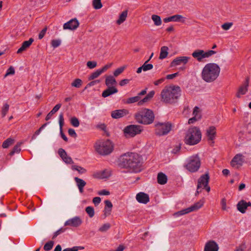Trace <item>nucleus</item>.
Listing matches in <instances>:
<instances>
[{
  "label": "nucleus",
  "instance_id": "obj_51",
  "mask_svg": "<svg viewBox=\"0 0 251 251\" xmlns=\"http://www.w3.org/2000/svg\"><path fill=\"white\" fill-rule=\"evenodd\" d=\"M66 229L63 227L59 228L58 230L56 231L52 236V239H54L58 235L65 232Z\"/></svg>",
  "mask_w": 251,
  "mask_h": 251
},
{
  "label": "nucleus",
  "instance_id": "obj_32",
  "mask_svg": "<svg viewBox=\"0 0 251 251\" xmlns=\"http://www.w3.org/2000/svg\"><path fill=\"white\" fill-rule=\"evenodd\" d=\"M105 84L107 87H112L116 84V79L112 75H108L105 79Z\"/></svg>",
  "mask_w": 251,
  "mask_h": 251
},
{
  "label": "nucleus",
  "instance_id": "obj_44",
  "mask_svg": "<svg viewBox=\"0 0 251 251\" xmlns=\"http://www.w3.org/2000/svg\"><path fill=\"white\" fill-rule=\"evenodd\" d=\"M93 5L94 8L96 9H99L102 6L101 0H93Z\"/></svg>",
  "mask_w": 251,
  "mask_h": 251
},
{
  "label": "nucleus",
  "instance_id": "obj_25",
  "mask_svg": "<svg viewBox=\"0 0 251 251\" xmlns=\"http://www.w3.org/2000/svg\"><path fill=\"white\" fill-rule=\"evenodd\" d=\"M216 127L214 126H211L206 130V135L208 140L213 141L216 136Z\"/></svg>",
  "mask_w": 251,
  "mask_h": 251
},
{
  "label": "nucleus",
  "instance_id": "obj_1",
  "mask_svg": "<svg viewBox=\"0 0 251 251\" xmlns=\"http://www.w3.org/2000/svg\"><path fill=\"white\" fill-rule=\"evenodd\" d=\"M141 157L137 153L127 152L121 155L119 159V165L129 169L130 171L138 173L142 169Z\"/></svg>",
  "mask_w": 251,
  "mask_h": 251
},
{
  "label": "nucleus",
  "instance_id": "obj_40",
  "mask_svg": "<svg viewBox=\"0 0 251 251\" xmlns=\"http://www.w3.org/2000/svg\"><path fill=\"white\" fill-rule=\"evenodd\" d=\"M53 245V241H50L45 244L44 246V250L46 251H50L52 249Z\"/></svg>",
  "mask_w": 251,
  "mask_h": 251
},
{
  "label": "nucleus",
  "instance_id": "obj_11",
  "mask_svg": "<svg viewBox=\"0 0 251 251\" xmlns=\"http://www.w3.org/2000/svg\"><path fill=\"white\" fill-rule=\"evenodd\" d=\"M215 53L216 51L213 50L204 51L202 50H197L192 53V55L199 62H201L203 58H208Z\"/></svg>",
  "mask_w": 251,
  "mask_h": 251
},
{
  "label": "nucleus",
  "instance_id": "obj_3",
  "mask_svg": "<svg viewBox=\"0 0 251 251\" xmlns=\"http://www.w3.org/2000/svg\"><path fill=\"white\" fill-rule=\"evenodd\" d=\"M220 71L219 66L216 63H207L202 70L201 78L206 82H212L218 77Z\"/></svg>",
  "mask_w": 251,
  "mask_h": 251
},
{
  "label": "nucleus",
  "instance_id": "obj_63",
  "mask_svg": "<svg viewBox=\"0 0 251 251\" xmlns=\"http://www.w3.org/2000/svg\"><path fill=\"white\" fill-rule=\"evenodd\" d=\"M221 204H222V208L223 210H226V200L224 198L221 201Z\"/></svg>",
  "mask_w": 251,
  "mask_h": 251
},
{
  "label": "nucleus",
  "instance_id": "obj_2",
  "mask_svg": "<svg viewBox=\"0 0 251 251\" xmlns=\"http://www.w3.org/2000/svg\"><path fill=\"white\" fill-rule=\"evenodd\" d=\"M181 89L178 86H166L161 92V100L167 103H174L181 96Z\"/></svg>",
  "mask_w": 251,
  "mask_h": 251
},
{
  "label": "nucleus",
  "instance_id": "obj_13",
  "mask_svg": "<svg viewBox=\"0 0 251 251\" xmlns=\"http://www.w3.org/2000/svg\"><path fill=\"white\" fill-rule=\"evenodd\" d=\"M244 161V156L241 153L236 154L230 162V165L233 167L241 166Z\"/></svg>",
  "mask_w": 251,
  "mask_h": 251
},
{
  "label": "nucleus",
  "instance_id": "obj_18",
  "mask_svg": "<svg viewBox=\"0 0 251 251\" xmlns=\"http://www.w3.org/2000/svg\"><path fill=\"white\" fill-rule=\"evenodd\" d=\"M111 176V172L108 170L99 171L95 172L93 174V177L98 179L107 178Z\"/></svg>",
  "mask_w": 251,
  "mask_h": 251
},
{
  "label": "nucleus",
  "instance_id": "obj_6",
  "mask_svg": "<svg viewBox=\"0 0 251 251\" xmlns=\"http://www.w3.org/2000/svg\"><path fill=\"white\" fill-rule=\"evenodd\" d=\"M96 151L102 155H107L113 150V145L109 140L97 142L95 145Z\"/></svg>",
  "mask_w": 251,
  "mask_h": 251
},
{
  "label": "nucleus",
  "instance_id": "obj_15",
  "mask_svg": "<svg viewBox=\"0 0 251 251\" xmlns=\"http://www.w3.org/2000/svg\"><path fill=\"white\" fill-rule=\"evenodd\" d=\"M190 59V57L188 56H179L176 57L171 63V66L176 67L181 64L184 65L186 64Z\"/></svg>",
  "mask_w": 251,
  "mask_h": 251
},
{
  "label": "nucleus",
  "instance_id": "obj_19",
  "mask_svg": "<svg viewBox=\"0 0 251 251\" xmlns=\"http://www.w3.org/2000/svg\"><path fill=\"white\" fill-rule=\"evenodd\" d=\"M219 246L218 244L213 240L207 242L205 245L204 251H218Z\"/></svg>",
  "mask_w": 251,
  "mask_h": 251
},
{
  "label": "nucleus",
  "instance_id": "obj_45",
  "mask_svg": "<svg viewBox=\"0 0 251 251\" xmlns=\"http://www.w3.org/2000/svg\"><path fill=\"white\" fill-rule=\"evenodd\" d=\"M149 60L146 61L142 66L144 71H147L153 68V65L151 64H148Z\"/></svg>",
  "mask_w": 251,
  "mask_h": 251
},
{
  "label": "nucleus",
  "instance_id": "obj_26",
  "mask_svg": "<svg viewBox=\"0 0 251 251\" xmlns=\"http://www.w3.org/2000/svg\"><path fill=\"white\" fill-rule=\"evenodd\" d=\"M117 92L118 89L114 86L108 87L106 90L103 91L102 97L106 98Z\"/></svg>",
  "mask_w": 251,
  "mask_h": 251
},
{
  "label": "nucleus",
  "instance_id": "obj_30",
  "mask_svg": "<svg viewBox=\"0 0 251 251\" xmlns=\"http://www.w3.org/2000/svg\"><path fill=\"white\" fill-rule=\"evenodd\" d=\"M203 200H201L198 201L197 202L194 203L193 205L191 206L190 207H188V208L190 212L197 211L200 208H201L203 205Z\"/></svg>",
  "mask_w": 251,
  "mask_h": 251
},
{
  "label": "nucleus",
  "instance_id": "obj_4",
  "mask_svg": "<svg viewBox=\"0 0 251 251\" xmlns=\"http://www.w3.org/2000/svg\"><path fill=\"white\" fill-rule=\"evenodd\" d=\"M135 118L139 124L150 125L153 123L154 120V115L151 110L144 108L135 114Z\"/></svg>",
  "mask_w": 251,
  "mask_h": 251
},
{
  "label": "nucleus",
  "instance_id": "obj_24",
  "mask_svg": "<svg viewBox=\"0 0 251 251\" xmlns=\"http://www.w3.org/2000/svg\"><path fill=\"white\" fill-rule=\"evenodd\" d=\"M163 21L167 23L170 22H182L185 21V18L180 15H175L172 16L165 18L163 19Z\"/></svg>",
  "mask_w": 251,
  "mask_h": 251
},
{
  "label": "nucleus",
  "instance_id": "obj_21",
  "mask_svg": "<svg viewBox=\"0 0 251 251\" xmlns=\"http://www.w3.org/2000/svg\"><path fill=\"white\" fill-rule=\"evenodd\" d=\"M128 114V110L123 109L116 110L112 111L111 115L113 119H117L122 118Z\"/></svg>",
  "mask_w": 251,
  "mask_h": 251
},
{
  "label": "nucleus",
  "instance_id": "obj_7",
  "mask_svg": "<svg viewBox=\"0 0 251 251\" xmlns=\"http://www.w3.org/2000/svg\"><path fill=\"white\" fill-rule=\"evenodd\" d=\"M201 161L198 154L190 156L186 161L185 168L189 172L194 173L198 171L201 166Z\"/></svg>",
  "mask_w": 251,
  "mask_h": 251
},
{
  "label": "nucleus",
  "instance_id": "obj_46",
  "mask_svg": "<svg viewBox=\"0 0 251 251\" xmlns=\"http://www.w3.org/2000/svg\"><path fill=\"white\" fill-rule=\"evenodd\" d=\"M9 105L7 103H5L3 107H2L1 109V115L2 117H4L5 116L6 114H7V112L9 110Z\"/></svg>",
  "mask_w": 251,
  "mask_h": 251
},
{
  "label": "nucleus",
  "instance_id": "obj_36",
  "mask_svg": "<svg viewBox=\"0 0 251 251\" xmlns=\"http://www.w3.org/2000/svg\"><path fill=\"white\" fill-rule=\"evenodd\" d=\"M14 140L11 138H8L2 143V147L3 149H7L13 144Z\"/></svg>",
  "mask_w": 251,
  "mask_h": 251
},
{
  "label": "nucleus",
  "instance_id": "obj_37",
  "mask_svg": "<svg viewBox=\"0 0 251 251\" xmlns=\"http://www.w3.org/2000/svg\"><path fill=\"white\" fill-rule=\"evenodd\" d=\"M22 143H18L13 148L12 150L10 151L9 154L11 156L13 155L15 153H18L21 151V146Z\"/></svg>",
  "mask_w": 251,
  "mask_h": 251
},
{
  "label": "nucleus",
  "instance_id": "obj_20",
  "mask_svg": "<svg viewBox=\"0 0 251 251\" xmlns=\"http://www.w3.org/2000/svg\"><path fill=\"white\" fill-rule=\"evenodd\" d=\"M137 201L141 203L147 204L150 201L148 194L144 192H139L136 196Z\"/></svg>",
  "mask_w": 251,
  "mask_h": 251
},
{
  "label": "nucleus",
  "instance_id": "obj_56",
  "mask_svg": "<svg viewBox=\"0 0 251 251\" xmlns=\"http://www.w3.org/2000/svg\"><path fill=\"white\" fill-rule=\"evenodd\" d=\"M47 28L45 27L40 32V33L38 35L39 39H42L44 37V36H45V35L47 32Z\"/></svg>",
  "mask_w": 251,
  "mask_h": 251
},
{
  "label": "nucleus",
  "instance_id": "obj_59",
  "mask_svg": "<svg viewBox=\"0 0 251 251\" xmlns=\"http://www.w3.org/2000/svg\"><path fill=\"white\" fill-rule=\"evenodd\" d=\"M101 199L100 197H96L94 198L93 199V202L96 206L98 205Z\"/></svg>",
  "mask_w": 251,
  "mask_h": 251
},
{
  "label": "nucleus",
  "instance_id": "obj_5",
  "mask_svg": "<svg viewBox=\"0 0 251 251\" xmlns=\"http://www.w3.org/2000/svg\"><path fill=\"white\" fill-rule=\"evenodd\" d=\"M201 134L200 129L197 127H192L187 130L185 137V143L189 145H195L201 141Z\"/></svg>",
  "mask_w": 251,
  "mask_h": 251
},
{
  "label": "nucleus",
  "instance_id": "obj_48",
  "mask_svg": "<svg viewBox=\"0 0 251 251\" xmlns=\"http://www.w3.org/2000/svg\"><path fill=\"white\" fill-rule=\"evenodd\" d=\"M193 117H196L198 119H201V116L199 108L198 106H195L194 108L193 112Z\"/></svg>",
  "mask_w": 251,
  "mask_h": 251
},
{
  "label": "nucleus",
  "instance_id": "obj_23",
  "mask_svg": "<svg viewBox=\"0 0 251 251\" xmlns=\"http://www.w3.org/2000/svg\"><path fill=\"white\" fill-rule=\"evenodd\" d=\"M58 153L63 161L66 164H73L74 163L72 158L67 155L64 149L62 148L59 149Z\"/></svg>",
  "mask_w": 251,
  "mask_h": 251
},
{
  "label": "nucleus",
  "instance_id": "obj_31",
  "mask_svg": "<svg viewBox=\"0 0 251 251\" xmlns=\"http://www.w3.org/2000/svg\"><path fill=\"white\" fill-rule=\"evenodd\" d=\"M157 182L159 184L164 185L167 183L168 178L167 176L165 174L160 172L157 175Z\"/></svg>",
  "mask_w": 251,
  "mask_h": 251
},
{
  "label": "nucleus",
  "instance_id": "obj_53",
  "mask_svg": "<svg viewBox=\"0 0 251 251\" xmlns=\"http://www.w3.org/2000/svg\"><path fill=\"white\" fill-rule=\"evenodd\" d=\"M15 74V70L14 68L11 66L6 71V73L4 75V77H6L8 75H13Z\"/></svg>",
  "mask_w": 251,
  "mask_h": 251
},
{
  "label": "nucleus",
  "instance_id": "obj_41",
  "mask_svg": "<svg viewBox=\"0 0 251 251\" xmlns=\"http://www.w3.org/2000/svg\"><path fill=\"white\" fill-rule=\"evenodd\" d=\"M101 72L100 69L97 70L95 72H93L91 74V75L89 77V80H93L96 78H97L99 75L101 74Z\"/></svg>",
  "mask_w": 251,
  "mask_h": 251
},
{
  "label": "nucleus",
  "instance_id": "obj_57",
  "mask_svg": "<svg viewBox=\"0 0 251 251\" xmlns=\"http://www.w3.org/2000/svg\"><path fill=\"white\" fill-rule=\"evenodd\" d=\"M112 64H113L112 63L107 64L103 66L102 68L100 69V71L101 72V73L105 72L107 70L109 69L112 66Z\"/></svg>",
  "mask_w": 251,
  "mask_h": 251
},
{
  "label": "nucleus",
  "instance_id": "obj_22",
  "mask_svg": "<svg viewBox=\"0 0 251 251\" xmlns=\"http://www.w3.org/2000/svg\"><path fill=\"white\" fill-rule=\"evenodd\" d=\"M251 206L250 201L246 202L244 200L240 201L237 204V208L242 213H245L248 207Z\"/></svg>",
  "mask_w": 251,
  "mask_h": 251
},
{
  "label": "nucleus",
  "instance_id": "obj_35",
  "mask_svg": "<svg viewBox=\"0 0 251 251\" xmlns=\"http://www.w3.org/2000/svg\"><path fill=\"white\" fill-rule=\"evenodd\" d=\"M127 16V11H124L119 16V19L116 22V23L120 25L125 22Z\"/></svg>",
  "mask_w": 251,
  "mask_h": 251
},
{
  "label": "nucleus",
  "instance_id": "obj_14",
  "mask_svg": "<svg viewBox=\"0 0 251 251\" xmlns=\"http://www.w3.org/2000/svg\"><path fill=\"white\" fill-rule=\"evenodd\" d=\"M249 81V77H247L243 84L239 87L236 94V97L237 98H239L241 97V95H245L246 94L248 90Z\"/></svg>",
  "mask_w": 251,
  "mask_h": 251
},
{
  "label": "nucleus",
  "instance_id": "obj_62",
  "mask_svg": "<svg viewBox=\"0 0 251 251\" xmlns=\"http://www.w3.org/2000/svg\"><path fill=\"white\" fill-rule=\"evenodd\" d=\"M68 133L70 136L72 137H76L77 135L75 130L72 128L69 129Z\"/></svg>",
  "mask_w": 251,
  "mask_h": 251
},
{
  "label": "nucleus",
  "instance_id": "obj_28",
  "mask_svg": "<svg viewBox=\"0 0 251 251\" xmlns=\"http://www.w3.org/2000/svg\"><path fill=\"white\" fill-rule=\"evenodd\" d=\"M59 127H60V132L61 136V137L65 141H68V138L67 136L63 133L62 131V127L64 125V117L63 114L61 113L59 116Z\"/></svg>",
  "mask_w": 251,
  "mask_h": 251
},
{
  "label": "nucleus",
  "instance_id": "obj_64",
  "mask_svg": "<svg viewBox=\"0 0 251 251\" xmlns=\"http://www.w3.org/2000/svg\"><path fill=\"white\" fill-rule=\"evenodd\" d=\"M129 81V80L128 79H123L120 82V85L121 86H123L126 84H127Z\"/></svg>",
  "mask_w": 251,
  "mask_h": 251
},
{
  "label": "nucleus",
  "instance_id": "obj_47",
  "mask_svg": "<svg viewBox=\"0 0 251 251\" xmlns=\"http://www.w3.org/2000/svg\"><path fill=\"white\" fill-rule=\"evenodd\" d=\"M189 213H190V212L188 210V208H187L186 209H182L180 211H179L175 213L174 216H175L176 217H179L180 216H181V215H184V214H187Z\"/></svg>",
  "mask_w": 251,
  "mask_h": 251
},
{
  "label": "nucleus",
  "instance_id": "obj_58",
  "mask_svg": "<svg viewBox=\"0 0 251 251\" xmlns=\"http://www.w3.org/2000/svg\"><path fill=\"white\" fill-rule=\"evenodd\" d=\"M98 194V195H100V196H106V195H109L110 194V192L107 190L103 189V190L99 191Z\"/></svg>",
  "mask_w": 251,
  "mask_h": 251
},
{
  "label": "nucleus",
  "instance_id": "obj_42",
  "mask_svg": "<svg viewBox=\"0 0 251 251\" xmlns=\"http://www.w3.org/2000/svg\"><path fill=\"white\" fill-rule=\"evenodd\" d=\"M111 227V225L109 223H105L101 226L99 229V231L101 232H106Z\"/></svg>",
  "mask_w": 251,
  "mask_h": 251
},
{
  "label": "nucleus",
  "instance_id": "obj_38",
  "mask_svg": "<svg viewBox=\"0 0 251 251\" xmlns=\"http://www.w3.org/2000/svg\"><path fill=\"white\" fill-rule=\"evenodd\" d=\"M151 19L156 26H159L162 24L160 17L157 15H152L151 16Z\"/></svg>",
  "mask_w": 251,
  "mask_h": 251
},
{
  "label": "nucleus",
  "instance_id": "obj_17",
  "mask_svg": "<svg viewBox=\"0 0 251 251\" xmlns=\"http://www.w3.org/2000/svg\"><path fill=\"white\" fill-rule=\"evenodd\" d=\"M79 23L76 18L72 19L63 25L64 29L75 30L78 27Z\"/></svg>",
  "mask_w": 251,
  "mask_h": 251
},
{
  "label": "nucleus",
  "instance_id": "obj_34",
  "mask_svg": "<svg viewBox=\"0 0 251 251\" xmlns=\"http://www.w3.org/2000/svg\"><path fill=\"white\" fill-rule=\"evenodd\" d=\"M169 49L166 46H163L161 48L160 52L159 55V59H163L167 57L168 54Z\"/></svg>",
  "mask_w": 251,
  "mask_h": 251
},
{
  "label": "nucleus",
  "instance_id": "obj_55",
  "mask_svg": "<svg viewBox=\"0 0 251 251\" xmlns=\"http://www.w3.org/2000/svg\"><path fill=\"white\" fill-rule=\"evenodd\" d=\"M97 62L96 61H88L87 63V66L89 69H93L97 66Z\"/></svg>",
  "mask_w": 251,
  "mask_h": 251
},
{
  "label": "nucleus",
  "instance_id": "obj_60",
  "mask_svg": "<svg viewBox=\"0 0 251 251\" xmlns=\"http://www.w3.org/2000/svg\"><path fill=\"white\" fill-rule=\"evenodd\" d=\"M104 203L105 204V207L107 208H109V209H112V203H111V202L109 201V200H106L105 201H104Z\"/></svg>",
  "mask_w": 251,
  "mask_h": 251
},
{
  "label": "nucleus",
  "instance_id": "obj_27",
  "mask_svg": "<svg viewBox=\"0 0 251 251\" xmlns=\"http://www.w3.org/2000/svg\"><path fill=\"white\" fill-rule=\"evenodd\" d=\"M33 41L34 40L33 38H30L28 40L24 41L22 43V46L18 50L17 53H20L23 51L25 50L31 45Z\"/></svg>",
  "mask_w": 251,
  "mask_h": 251
},
{
  "label": "nucleus",
  "instance_id": "obj_50",
  "mask_svg": "<svg viewBox=\"0 0 251 251\" xmlns=\"http://www.w3.org/2000/svg\"><path fill=\"white\" fill-rule=\"evenodd\" d=\"M71 124L74 127H78L79 126V122L76 117H73L71 119Z\"/></svg>",
  "mask_w": 251,
  "mask_h": 251
},
{
  "label": "nucleus",
  "instance_id": "obj_33",
  "mask_svg": "<svg viewBox=\"0 0 251 251\" xmlns=\"http://www.w3.org/2000/svg\"><path fill=\"white\" fill-rule=\"evenodd\" d=\"M61 104L59 103L56 104L53 109L48 114L46 117V120L48 121L50 119H51L53 114H54L55 112H56L59 108L61 107Z\"/></svg>",
  "mask_w": 251,
  "mask_h": 251
},
{
  "label": "nucleus",
  "instance_id": "obj_61",
  "mask_svg": "<svg viewBox=\"0 0 251 251\" xmlns=\"http://www.w3.org/2000/svg\"><path fill=\"white\" fill-rule=\"evenodd\" d=\"M178 75V73H176L172 74H169L166 76V78L168 79H173L174 78L176 77V76H177Z\"/></svg>",
  "mask_w": 251,
  "mask_h": 251
},
{
  "label": "nucleus",
  "instance_id": "obj_16",
  "mask_svg": "<svg viewBox=\"0 0 251 251\" xmlns=\"http://www.w3.org/2000/svg\"><path fill=\"white\" fill-rule=\"evenodd\" d=\"M209 176L208 173L202 175L198 179L197 193H199L198 189L202 188L203 186H206L208 184Z\"/></svg>",
  "mask_w": 251,
  "mask_h": 251
},
{
  "label": "nucleus",
  "instance_id": "obj_12",
  "mask_svg": "<svg viewBox=\"0 0 251 251\" xmlns=\"http://www.w3.org/2000/svg\"><path fill=\"white\" fill-rule=\"evenodd\" d=\"M82 223V220L79 216H75L67 220L64 224L65 226L77 227Z\"/></svg>",
  "mask_w": 251,
  "mask_h": 251
},
{
  "label": "nucleus",
  "instance_id": "obj_49",
  "mask_svg": "<svg viewBox=\"0 0 251 251\" xmlns=\"http://www.w3.org/2000/svg\"><path fill=\"white\" fill-rule=\"evenodd\" d=\"M61 41L60 39H54L51 42V46L53 48H56L61 45Z\"/></svg>",
  "mask_w": 251,
  "mask_h": 251
},
{
  "label": "nucleus",
  "instance_id": "obj_39",
  "mask_svg": "<svg viewBox=\"0 0 251 251\" xmlns=\"http://www.w3.org/2000/svg\"><path fill=\"white\" fill-rule=\"evenodd\" d=\"M82 84V81L79 78L75 79L71 83V86L75 88H80Z\"/></svg>",
  "mask_w": 251,
  "mask_h": 251
},
{
  "label": "nucleus",
  "instance_id": "obj_52",
  "mask_svg": "<svg viewBox=\"0 0 251 251\" xmlns=\"http://www.w3.org/2000/svg\"><path fill=\"white\" fill-rule=\"evenodd\" d=\"M125 70L124 67H120L117 69L114 72L113 75L115 76H118L120 74L122 73Z\"/></svg>",
  "mask_w": 251,
  "mask_h": 251
},
{
  "label": "nucleus",
  "instance_id": "obj_8",
  "mask_svg": "<svg viewBox=\"0 0 251 251\" xmlns=\"http://www.w3.org/2000/svg\"><path fill=\"white\" fill-rule=\"evenodd\" d=\"M155 135L161 136L168 134L172 129V126L169 122L156 123L154 125Z\"/></svg>",
  "mask_w": 251,
  "mask_h": 251
},
{
  "label": "nucleus",
  "instance_id": "obj_54",
  "mask_svg": "<svg viewBox=\"0 0 251 251\" xmlns=\"http://www.w3.org/2000/svg\"><path fill=\"white\" fill-rule=\"evenodd\" d=\"M232 25V23H226L223 24L221 26L223 29L227 30L231 27Z\"/></svg>",
  "mask_w": 251,
  "mask_h": 251
},
{
  "label": "nucleus",
  "instance_id": "obj_43",
  "mask_svg": "<svg viewBox=\"0 0 251 251\" xmlns=\"http://www.w3.org/2000/svg\"><path fill=\"white\" fill-rule=\"evenodd\" d=\"M85 211L90 218H92L95 215L94 209L92 206H87Z\"/></svg>",
  "mask_w": 251,
  "mask_h": 251
},
{
  "label": "nucleus",
  "instance_id": "obj_9",
  "mask_svg": "<svg viewBox=\"0 0 251 251\" xmlns=\"http://www.w3.org/2000/svg\"><path fill=\"white\" fill-rule=\"evenodd\" d=\"M155 93L154 91L150 92L143 99L137 95L135 97H130L126 100V103L127 104L133 103L137 102L138 106L143 105L145 103L149 101L153 97Z\"/></svg>",
  "mask_w": 251,
  "mask_h": 251
},
{
  "label": "nucleus",
  "instance_id": "obj_29",
  "mask_svg": "<svg viewBox=\"0 0 251 251\" xmlns=\"http://www.w3.org/2000/svg\"><path fill=\"white\" fill-rule=\"evenodd\" d=\"M74 179L78 188L79 192L80 193H82L83 192V188L86 184V182L82 179L79 178L77 177H75Z\"/></svg>",
  "mask_w": 251,
  "mask_h": 251
},
{
  "label": "nucleus",
  "instance_id": "obj_10",
  "mask_svg": "<svg viewBox=\"0 0 251 251\" xmlns=\"http://www.w3.org/2000/svg\"><path fill=\"white\" fill-rule=\"evenodd\" d=\"M143 131V128L141 126L130 125L126 126L124 129V132L126 137H133L140 134Z\"/></svg>",
  "mask_w": 251,
  "mask_h": 251
}]
</instances>
